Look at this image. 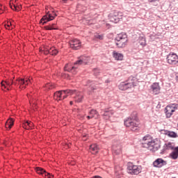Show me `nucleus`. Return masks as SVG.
<instances>
[{
    "label": "nucleus",
    "mask_w": 178,
    "mask_h": 178,
    "mask_svg": "<svg viewBox=\"0 0 178 178\" xmlns=\"http://www.w3.org/2000/svg\"><path fill=\"white\" fill-rule=\"evenodd\" d=\"M29 83H31V80L30 79L18 78L16 81H13L12 79L2 81L1 82V86L2 90H7V91H9V90H11L13 88V86H19V88L23 90L26 88V86L29 84Z\"/></svg>",
    "instance_id": "f257e3e1"
},
{
    "label": "nucleus",
    "mask_w": 178,
    "mask_h": 178,
    "mask_svg": "<svg viewBox=\"0 0 178 178\" xmlns=\"http://www.w3.org/2000/svg\"><path fill=\"white\" fill-rule=\"evenodd\" d=\"M89 63H91V58L83 56H81L73 65H72V64H66L64 67V70L65 72L72 73V74H76V73H77V69L80 65L84 66L86 65H89Z\"/></svg>",
    "instance_id": "f03ea898"
},
{
    "label": "nucleus",
    "mask_w": 178,
    "mask_h": 178,
    "mask_svg": "<svg viewBox=\"0 0 178 178\" xmlns=\"http://www.w3.org/2000/svg\"><path fill=\"white\" fill-rule=\"evenodd\" d=\"M137 113L134 112L131 116L124 121V124L126 127H129L131 131H137L138 130V122L137 121Z\"/></svg>",
    "instance_id": "7ed1b4c3"
},
{
    "label": "nucleus",
    "mask_w": 178,
    "mask_h": 178,
    "mask_svg": "<svg viewBox=\"0 0 178 178\" xmlns=\"http://www.w3.org/2000/svg\"><path fill=\"white\" fill-rule=\"evenodd\" d=\"M76 92V90H65L57 91L54 95V99L56 101H63V99H66L69 95H73Z\"/></svg>",
    "instance_id": "20e7f679"
},
{
    "label": "nucleus",
    "mask_w": 178,
    "mask_h": 178,
    "mask_svg": "<svg viewBox=\"0 0 178 178\" xmlns=\"http://www.w3.org/2000/svg\"><path fill=\"white\" fill-rule=\"evenodd\" d=\"M136 78L133 76H130L127 82H122L119 85V90H121L122 91H126V90H128V88H133V87H136Z\"/></svg>",
    "instance_id": "39448f33"
},
{
    "label": "nucleus",
    "mask_w": 178,
    "mask_h": 178,
    "mask_svg": "<svg viewBox=\"0 0 178 178\" xmlns=\"http://www.w3.org/2000/svg\"><path fill=\"white\" fill-rule=\"evenodd\" d=\"M116 45L118 48H124L127 44V35L126 33H120L115 38Z\"/></svg>",
    "instance_id": "423d86ee"
},
{
    "label": "nucleus",
    "mask_w": 178,
    "mask_h": 178,
    "mask_svg": "<svg viewBox=\"0 0 178 178\" xmlns=\"http://www.w3.org/2000/svg\"><path fill=\"white\" fill-rule=\"evenodd\" d=\"M141 169L140 165H134L133 163H128L127 164V172L129 175H140Z\"/></svg>",
    "instance_id": "0eeeda50"
},
{
    "label": "nucleus",
    "mask_w": 178,
    "mask_h": 178,
    "mask_svg": "<svg viewBox=\"0 0 178 178\" xmlns=\"http://www.w3.org/2000/svg\"><path fill=\"white\" fill-rule=\"evenodd\" d=\"M122 17H123V13L118 10L114 11L108 15V19L112 23H119Z\"/></svg>",
    "instance_id": "6e6552de"
},
{
    "label": "nucleus",
    "mask_w": 178,
    "mask_h": 178,
    "mask_svg": "<svg viewBox=\"0 0 178 178\" xmlns=\"http://www.w3.org/2000/svg\"><path fill=\"white\" fill-rule=\"evenodd\" d=\"M57 15L55 13V12L52 11L51 13L48 11L46 13V15L42 17V18L40 19V23L42 24H46V23H48V22H51V20H54L55 17H56Z\"/></svg>",
    "instance_id": "1a4fd4ad"
},
{
    "label": "nucleus",
    "mask_w": 178,
    "mask_h": 178,
    "mask_svg": "<svg viewBox=\"0 0 178 178\" xmlns=\"http://www.w3.org/2000/svg\"><path fill=\"white\" fill-rule=\"evenodd\" d=\"M147 148L152 152H156V151H158L161 148V142L157 139L152 140Z\"/></svg>",
    "instance_id": "9d476101"
},
{
    "label": "nucleus",
    "mask_w": 178,
    "mask_h": 178,
    "mask_svg": "<svg viewBox=\"0 0 178 178\" xmlns=\"http://www.w3.org/2000/svg\"><path fill=\"white\" fill-rule=\"evenodd\" d=\"M167 62L169 65H177L178 63V56L175 53H170L167 56Z\"/></svg>",
    "instance_id": "9b49d317"
},
{
    "label": "nucleus",
    "mask_w": 178,
    "mask_h": 178,
    "mask_svg": "<svg viewBox=\"0 0 178 178\" xmlns=\"http://www.w3.org/2000/svg\"><path fill=\"white\" fill-rule=\"evenodd\" d=\"M58 52H59L58 49H56V48L54 47H49V46H46L44 47V49H43V54H44V55L50 54V55L55 56V55H58Z\"/></svg>",
    "instance_id": "f8f14e48"
},
{
    "label": "nucleus",
    "mask_w": 178,
    "mask_h": 178,
    "mask_svg": "<svg viewBox=\"0 0 178 178\" xmlns=\"http://www.w3.org/2000/svg\"><path fill=\"white\" fill-rule=\"evenodd\" d=\"M152 141V137H151L150 135H146L145 136H144L141 140V143L143 148H148Z\"/></svg>",
    "instance_id": "ddd939ff"
},
{
    "label": "nucleus",
    "mask_w": 178,
    "mask_h": 178,
    "mask_svg": "<svg viewBox=\"0 0 178 178\" xmlns=\"http://www.w3.org/2000/svg\"><path fill=\"white\" fill-rule=\"evenodd\" d=\"M70 47L72 49H80V48H81V42L80 41V40L73 39L70 41Z\"/></svg>",
    "instance_id": "4468645a"
},
{
    "label": "nucleus",
    "mask_w": 178,
    "mask_h": 178,
    "mask_svg": "<svg viewBox=\"0 0 178 178\" xmlns=\"http://www.w3.org/2000/svg\"><path fill=\"white\" fill-rule=\"evenodd\" d=\"M176 109H177V106H167L165 108L166 117L170 118Z\"/></svg>",
    "instance_id": "2eb2a0df"
},
{
    "label": "nucleus",
    "mask_w": 178,
    "mask_h": 178,
    "mask_svg": "<svg viewBox=\"0 0 178 178\" xmlns=\"http://www.w3.org/2000/svg\"><path fill=\"white\" fill-rule=\"evenodd\" d=\"M35 170L38 175H42V176H43V177H45V178L54 177V175H51L49 172H47V171H45V170L42 169V168L38 167L35 168Z\"/></svg>",
    "instance_id": "dca6fc26"
},
{
    "label": "nucleus",
    "mask_w": 178,
    "mask_h": 178,
    "mask_svg": "<svg viewBox=\"0 0 178 178\" xmlns=\"http://www.w3.org/2000/svg\"><path fill=\"white\" fill-rule=\"evenodd\" d=\"M166 165V161H165L162 159H157L153 163V165L155 168H162V166H165Z\"/></svg>",
    "instance_id": "f3484780"
},
{
    "label": "nucleus",
    "mask_w": 178,
    "mask_h": 178,
    "mask_svg": "<svg viewBox=\"0 0 178 178\" xmlns=\"http://www.w3.org/2000/svg\"><path fill=\"white\" fill-rule=\"evenodd\" d=\"M161 134H165L171 138H176L177 137V134L175 131H166L165 129L161 130Z\"/></svg>",
    "instance_id": "a211bd4d"
},
{
    "label": "nucleus",
    "mask_w": 178,
    "mask_h": 178,
    "mask_svg": "<svg viewBox=\"0 0 178 178\" xmlns=\"http://www.w3.org/2000/svg\"><path fill=\"white\" fill-rule=\"evenodd\" d=\"M151 88L154 92V94H155V95L159 94L160 91H161V87L159 86V83H154L151 86Z\"/></svg>",
    "instance_id": "6ab92c4d"
},
{
    "label": "nucleus",
    "mask_w": 178,
    "mask_h": 178,
    "mask_svg": "<svg viewBox=\"0 0 178 178\" xmlns=\"http://www.w3.org/2000/svg\"><path fill=\"white\" fill-rule=\"evenodd\" d=\"M75 94V97H74L75 102H81V101H83V93H81V92H76L75 90V92H74V94L72 95H74Z\"/></svg>",
    "instance_id": "aec40b11"
},
{
    "label": "nucleus",
    "mask_w": 178,
    "mask_h": 178,
    "mask_svg": "<svg viewBox=\"0 0 178 178\" xmlns=\"http://www.w3.org/2000/svg\"><path fill=\"white\" fill-rule=\"evenodd\" d=\"M112 149L113 154H115V155H119V154H122V146L120 145H113Z\"/></svg>",
    "instance_id": "412c9836"
},
{
    "label": "nucleus",
    "mask_w": 178,
    "mask_h": 178,
    "mask_svg": "<svg viewBox=\"0 0 178 178\" xmlns=\"http://www.w3.org/2000/svg\"><path fill=\"white\" fill-rule=\"evenodd\" d=\"M175 143H172L170 142L165 143L163 145V152H161V154H163L164 151H166V149H173L175 150Z\"/></svg>",
    "instance_id": "4be33fe9"
},
{
    "label": "nucleus",
    "mask_w": 178,
    "mask_h": 178,
    "mask_svg": "<svg viewBox=\"0 0 178 178\" xmlns=\"http://www.w3.org/2000/svg\"><path fill=\"white\" fill-rule=\"evenodd\" d=\"M90 151L92 154H98V151H99V147H98L97 144H92L90 146Z\"/></svg>",
    "instance_id": "5701e85b"
},
{
    "label": "nucleus",
    "mask_w": 178,
    "mask_h": 178,
    "mask_svg": "<svg viewBox=\"0 0 178 178\" xmlns=\"http://www.w3.org/2000/svg\"><path fill=\"white\" fill-rule=\"evenodd\" d=\"M22 127L26 130H30V129H33V127H34V124L31 122L26 121L22 124Z\"/></svg>",
    "instance_id": "b1692460"
},
{
    "label": "nucleus",
    "mask_w": 178,
    "mask_h": 178,
    "mask_svg": "<svg viewBox=\"0 0 178 178\" xmlns=\"http://www.w3.org/2000/svg\"><path fill=\"white\" fill-rule=\"evenodd\" d=\"M92 118H95V119L98 118V113L95 110H91L89 113V115L87 116L88 119H92Z\"/></svg>",
    "instance_id": "393cba45"
},
{
    "label": "nucleus",
    "mask_w": 178,
    "mask_h": 178,
    "mask_svg": "<svg viewBox=\"0 0 178 178\" xmlns=\"http://www.w3.org/2000/svg\"><path fill=\"white\" fill-rule=\"evenodd\" d=\"M10 8L13 9V10H17L19 11L20 10V6H17L14 2L13 0H10L9 3Z\"/></svg>",
    "instance_id": "a878e982"
},
{
    "label": "nucleus",
    "mask_w": 178,
    "mask_h": 178,
    "mask_svg": "<svg viewBox=\"0 0 178 178\" xmlns=\"http://www.w3.org/2000/svg\"><path fill=\"white\" fill-rule=\"evenodd\" d=\"M13 124H15V120H13L12 118H10L6 122V128L9 129L10 130V129H12Z\"/></svg>",
    "instance_id": "bb28decb"
},
{
    "label": "nucleus",
    "mask_w": 178,
    "mask_h": 178,
    "mask_svg": "<svg viewBox=\"0 0 178 178\" xmlns=\"http://www.w3.org/2000/svg\"><path fill=\"white\" fill-rule=\"evenodd\" d=\"M113 58L116 60H123V54L118 53L116 51H113Z\"/></svg>",
    "instance_id": "cd10ccee"
},
{
    "label": "nucleus",
    "mask_w": 178,
    "mask_h": 178,
    "mask_svg": "<svg viewBox=\"0 0 178 178\" xmlns=\"http://www.w3.org/2000/svg\"><path fill=\"white\" fill-rule=\"evenodd\" d=\"M140 45L142 47H145L147 45V42L145 41V38L144 36H140L138 40Z\"/></svg>",
    "instance_id": "c85d7f7f"
},
{
    "label": "nucleus",
    "mask_w": 178,
    "mask_h": 178,
    "mask_svg": "<svg viewBox=\"0 0 178 178\" xmlns=\"http://www.w3.org/2000/svg\"><path fill=\"white\" fill-rule=\"evenodd\" d=\"M87 86H88L90 87V88L92 91H94V90H97V86H95V83H94L91 81H88Z\"/></svg>",
    "instance_id": "c756f323"
},
{
    "label": "nucleus",
    "mask_w": 178,
    "mask_h": 178,
    "mask_svg": "<svg viewBox=\"0 0 178 178\" xmlns=\"http://www.w3.org/2000/svg\"><path fill=\"white\" fill-rule=\"evenodd\" d=\"M113 113L111 110H106L104 113H102V116H107V118H111Z\"/></svg>",
    "instance_id": "7c9ffc66"
},
{
    "label": "nucleus",
    "mask_w": 178,
    "mask_h": 178,
    "mask_svg": "<svg viewBox=\"0 0 178 178\" xmlns=\"http://www.w3.org/2000/svg\"><path fill=\"white\" fill-rule=\"evenodd\" d=\"M46 30H58V27L56 26V24H53L52 25L44 26Z\"/></svg>",
    "instance_id": "2f4dec72"
},
{
    "label": "nucleus",
    "mask_w": 178,
    "mask_h": 178,
    "mask_svg": "<svg viewBox=\"0 0 178 178\" xmlns=\"http://www.w3.org/2000/svg\"><path fill=\"white\" fill-rule=\"evenodd\" d=\"M5 27L7 30H12V29H13V26H12V23L9 22L5 24Z\"/></svg>",
    "instance_id": "473e14b6"
},
{
    "label": "nucleus",
    "mask_w": 178,
    "mask_h": 178,
    "mask_svg": "<svg viewBox=\"0 0 178 178\" xmlns=\"http://www.w3.org/2000/svg\"><path fill=\"white\" fill-rule=\"evenodd\" d=\"M45 88H47V90H51L52 88H55V86L52 83H47L45 85Z\"/></svg>",
    "instance_id": "72a5a7b5"
},
{
    "label": "nucleus",
    "mask_w": 178,
    "mask_h": 178,
    "mask_svg": "<svg viewBox=\"0 0 178 178\" xmlns=\"http://www.w3.org/2000/svg\"><path fill=\"white\" fill-rule=\"evenodd\" d=\"M95 38H97V40H104L103 35L96 34L95 35Z\"/></svg>",
    "instance_id": "f704fd0d"
},
{
    "label": "nucleus",
    "mask_w": 178,
    "mask_h": 178,
    "mask_svg": "<svg viewBox=\"0 0 178 178\" xmlns=\"http://www.w3.org/2000/svg\"><path fill=\"white\" fill-rule=\"evenodd\" d=\"M93 73H94L95 76H98V74H99V70H98V69H95V70H93Z\"/></svg>",
    "instance_id": "c9c22d12"
},
{
    "label": "nucleus",
    "mask_w": 178,
    "mask_h": 178,
    "mask_svg": "<svg viewBox=\"0 0 178 178\" xmlns=\"http://www.w3.org/2000/svg\"><path fill=\"white\" fill-rule=\"evenodd\" d=\"M87 137V135H83L82 137V139L83 140V141H86L87 139L86 138Z\"/></svg>",
    "instance_id": "e433bc0d"
},
{
    "label": "nucleus",
    "mask_w": 178,
    "mask_h": 178,
    "mask_svg": "<svg viewBox=\"0 0 178 178\" xmlns=\"http://www.w3.org/2000/svg\"><path fill=\"white\" fill-rule=\"evenodd\" d=\"M3 13V11L2 10V6H0V14L2 15Z\"/></svg>",
    "instance_id": "4c0bfd02"
},
{
    "label": "nucleus",
    "mask_w": 178,
    "mask_h": 178,
    "mask_svg": "<svg viewBox=\"0 0 178 178\" xmlns=\"http://www.w3.org/2000/svg\"><path fill=\"white\" fill-rule=\"evenodd\" d=\"M156 0H148L149 2H156Z\"/></svg>",
    "instance_id": "58836bf2"
},
{
    "label": "nucleus",
    "mask_w": 178,
    "mask_h": 178,
    "mask_svg": "<svg viewBox=\"0 0 178 178\" xmlns=\"http://www.w3.org/2000/svg\"><path fill=\"white\" fill-rule=\"evenodd\" d=\"M176 80H177V81H178V73L176 75Z\"/></svg>",
    "instance_id": "ea45409f"
},
{
    "label": "nucleus",
    "mask_w": 178,
    "mask_h": 178,
    "mask_svg": "<svg viewBox=\"0 0 178 178\" xmlns=\"http://www.w3.org/2000/svg\"><path fill=\"white\" fill-rule=\"evenodd\" d=\"M64 3H66L67 2V0H62Z\"/></svg>",
    "instance_id": "a19ab883"
},
{
    "label": "nucleus",
    "mask_w": 178,
    "mask_h": 178,
    "mask_svg": "<svg viewBox=\"0 0 178 178\" xmlns=\"http://www.w3.org/2000/svg\"><path fill=\"white\" fill-rule=\"evenodd\" d=\"M110 82H111L110 80H106V83H110Z\"/></svg>",
    "instance_id": "79ce46f5"
},
{
    "label": "nucleus",
    "mask_w": 178,
    "mask_h": 178,
    "mask_svg": "<svg viewBox=\"0 0 178 178\" xmlns=\"http://www.w3.org/2000/svg\"><path fill=\"white\" fill-rule=\"evenodd\" d=\"M70 105H73V101H71V102H70Z\"/></svg>",
    "instance_id": "37998d69"
},
{
    "label": "nucleus",
    "mask_w": 178,
    "mask_h": 178,
    "mask_svg": "<svg viewBox=\"0 0 178 178\" xmlns=\"http://www.w3.org/2000/svg\"><path fill=\"white\" fill-rule=\"evenodd\" d=\"M117 178H120V176L117 177Z\"/></svg>",
    "instance_id": "c03bdc74"
}]
</instances>
